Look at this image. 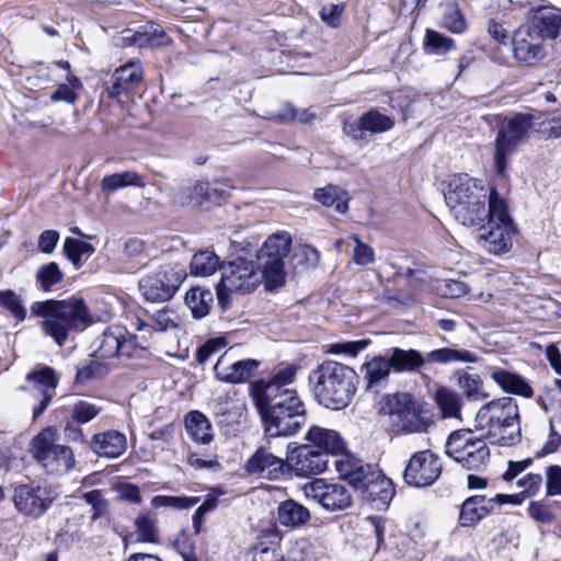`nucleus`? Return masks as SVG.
<instances>
[{"label": "nucleus", "mask_w": 561, "mask_h": 561, "mask_svg": "<svg viewBox=\"0 0 561 561\" xmlns=\"http://www.w3.org/2000/svg\"><path fill=\"white\" fill-rule=\"evenodd\" d=\"M277 517L283 526L298 527L310 519V513L308 508L296 501L287 500L278 505Z\"/></svg>", "instance_id": "obj_34"}, {"label": "nucleus", "mask_w": 561, "mask_h": 561, "mask_svg": "<svg viewBox=\"0 0 561 561\" xmlns=\"http://www.w3.org/2000/svg\"><path fill=\"white\" fill-rule=\"evenodd\" d=\"M391 368L389 358L383 356H374L370 360L365 363L362 369L364 371L366 388L373 390L378 387L389 377Z\"/></svg>", "instance_id": "obj_32"}, {"label": "nucleus", "mask_w": 561, "mask_h": 561, "mask_svg": "<svg viewBox=\"0 0 561 561\" xmlns=\"http://www.w3.org/2000/svg\"><path fill=\"white\" fill-rule=\"evenodd\" d=\"M495 199H502L495 188L468 174L454 176L445 192V202L453 216L467 227L485 221L491 215V206Z\"/></svg>", "instance_id": "obj_1"}, {"label": "nucleus", "mask_w": 561, "mask_h": 561, "mask_svg": "<svg viewBox=\"0 0 561 561\" xmlns=\"http://www.w3.org/2000/svg\"><path fill=\"white\" fill-rule=\"evenodd\" d=\"M308 500L320 504L329 512H337L348 508L352 505L350 491L340 483H328L323 479H314L302 488Z\"/></svg>", "instance_id": "obj_13"}, {"label": "nucleus", "mask_w": 561, "mask_h": 561, "mask_svg": "<svg viewBox=\"0 0 561 561\" xmlns=\"http://www.w3.org/2000/svg\"><path fill=\"white\" fill-rule=\"evenodd\" d=\"M221 279L217 285V298L225 308L232 293L248 294L263 280L255 267V262L243 257L221 264Z\"/></svg>", "instance_id": "obj_9"}, {"label": "nucleus", "mask_w": 561, "mask_h": 561, "mask_svg": "<svg viewBox=\"0 0 561 561\" xmlns=\"http://www.w3.org/2000/svg\"><path fill=\"white\" fill-rule=\"evenodd\" d=\"M100 410L101 409L98 408L95 404L84 400H80L77 403H75L71 416L76 422L80 424H85L90 422L92 419H94L99 414Z\"/></svg>", "instance_id": "obj_57"}, {"label": "nucleus", "mask_w": 561, "mask_h": 561, "mask_svg": "<svg viewBox=\"0 0 561 561\" xmlns=\"http://www.w3.org/2000/svg\"><path fill=\"white\" fill-rule=\"evenodd\" d=\"M126 336V329L123 327L107 328L103 334L95 353L99 357L111 358L119 354V340Z\"/></svg>", "instance_id": "obj_40"}, {"label": "nucleus", "mask_w": 561, "mask_h": 561, "mask_svg": "<svg viewBox=\"0 0 561 561\" xmlns=\"http://www.w3.org/2000/svg\"><path fill=\"white\" fill-rule=\"evenodd\" d=\"M535 128L534 114L516 113L503 119L494 142V165L497 174H505L508 158Z\"/></svg>", "instance_id": "obj_6"}, {"label": "nucleus", "mask_w": 561, "mask_h": 561, "mask_svg": "<svg viewBox=\"0 0 561 561\" xmlns=\"http://www.w3.org/2000/svg\"><path fill=\"white\" fill-rule=\"evenodd\" d=\"M424 47L433 54L444 55L455 48V42L450 37L434 30H427L424 38Z\"/></svg>", "instance_id": "obj_46"}, {"label": "nucleus", "mask_w": 561, "mask_h": 561, "mask_svg": "<svg viewBox=\"0 0 561 561\" xmlns=\"http://www.w3.org/2000/svg\"><path fill=\"white\" fill-rule=\"evenodd\" d=\"M535 30L541 38L548 37L554 39L559 36L561 30V16L553 10L540 8L537 10L533 19Z\"/></svg>", "instance_id": "obj_31"}, {"label": "nucleus", "mask_w": 561, "mask_h": 561, "mask_svg": "<svg viewBox=\"0 0 561 561\" xmlns=\"http://www.w3.org/2000/svg\"><path fill=\"white\" fill-rule=\"evenodd\" d=\"M305 439L307 445H312L313 449L325 453L328 458L330 455L335 456L343 453L345 448L337 432L318 425H312L308 430Z\"/></svg>", "instance_id": "obj_27"}, {"label": "nucleus", "mask_w": 561, "mask_h": 561, "mask_svg": "<svg viewBox=\"0 0 561 561\" xmlns=\"http://www.w3.org/2000/svg\"><path fill=\"white\" fill-rule=\"evenodd\" d=\"M227 185L215 181H195L181 188L174 196V202L181 206L201 207L205 203H217L227 194Z\"/></svg>", "instance_id": "obj_18"}, {"label": "nucleus", "mask_w": 561, "mask_h": 561, "mask_svg": "<svg viewBox=\"0 0 561 561\" xmlns=\"http://www.w3.org/2000/svg\"><path fill=\"white\" fill-rule=\"evenodd\" d=\"M515 59L524 65H535L545 56L543 39L530 27H519L512 38Z\"/></svg>", "instance_id": "obj_20"}, {"label": "nucleus", "mask_w": 561, "mask_h": 561, "mask_svg": "<svg viewBox=\"0 0 561 561\" xmlns=\"http://www.w3.org/2000/svg\"><path fill=\"white\" fill-rule=\"evenodd\" d=\"M454 376L457 378L458 387L469 400H481L488 398L483 390V381L480 375L470 374L467 370H457Z\"/></svg>", "instance_id": "obj_37"}, {"label": "nucleus", "mask_w": 561, "mask_h": 561, "mask_svg": "<svg viewBox=\"0 0 561 561\" xmlns=\"http://www.w3.org/2000/svg\"><path fill=\"white\" fill-rule=\"evenodd\" d=\"M256 259L255 267L264 280L265 288L272 290L282 287L286 282L285 257L260 249Z\"/></svg>", "instance_id": "obj_24"}, {"label": "nucleus", "mask_w": 561, "mask_h": 561, "mask_svg": "<svg viewBox=\"0 0 561 561\" xmlns=\"http://www.w3.org/2000/svg\"><path fill=\"white\" fill-rule=\"evenodd\" d=\"M446 455L466 470H480L490 459V449L483 437L472 430L454 431L446 439Z\"/></svg>", "instance_id": "obj_10"}, {"label": "nucleus", "mask_w": 561, "mask_h": 561, "mask_svg": "<svg viewBox=\"0 0 561 561\" xmlns=\"http://www.w3.org/2000/svg\"><path fill=\"white\" fill-rule=\"evenodd\" d=\"M199 502V497H187V496H165L157 495L152 499V505L174 507V508H188L196 505Z\"/></svg>", "instance_id": "obj_55"}, {"label": "nucleus", "mask_w": 561, "mask_h": 561, "mask_svg": "<svg viewBox=\"0 0 561 561\" xmlns=\"http://www.w3.org/2000/svg\"><path fill=\"white\" fill-rule=\"evenodd\" d=\"M32 310L44 318L42 322L44 333L60 346L71 332L81 331L92 323L90 312L80 298L36 302Z\"/></svg>", "instance_id": "obj_4"}, {"label": "nucleus", "mask_w": 561, "mask_h": 561, "mask_svg": "<svg viewBox=\"0 0 561 561\" xmlns=\"http://www.w3.org/2000/svg\"><path fill=\"white\" fill-rule=\"evenodd\" d=\"M313 196L325 207H334L335 210L341 214L347 211L348 195L347 192L340 186L329 184L316 190Z\"/></svg>", "instance_id": "obj_35"}, {"label": "nucleus", "mask_w": 561, "mask_h": 561, "mask_svg": "<svg viewBox=\"0 0 561 561\" xmlns=\"http://www.w3.org/2000/svg\"><path fill=\"white\" fill-rule=\"evenodd\" d=\"M370 344L369 340H358V341H346L339 342L329 345L327 353L333 355H347L351 357L357 356V354Z\"/></svg>", "instance_id": "obj_53"}, {"label": "nucleus", "mask_w": 561, "mask_h": 561, "mask_svg": "<svg viewBox=\"0 0 561 561\" xmlns=\"http://www.w3.org/2000/svg\"><path fill=\"white\" fill-rule=\"evenodd\" d=\"M519 502V494L505 495L497 493L491 497L485 495L469 496L460 506L459 524L462 527H472L492 513L495 507L505 503L517 504Z\"/></svg>", "instance_id": "obj_14"}, {"label": "nucleus", "mask_w": 561, "mask_h": 561, "mask_svg": "<svg viewBox=\"0 0 561 561\" xmlns=\"http://www.w3.org/2000/svg\"><path fill=\"white\" fill-rule=\"evenodd\" d=\"M435 400L444 417H459L461 397L454 390L439 388L435 393Z\"/></svg>", "instance_id": "obj_42"}, {"label": "nucleus", "mask_w": 561, "mask_h": 561, "mask_svg": "<svg viewBox=\"0 0 561 561\" xmlns=\"http://www.w3.org/2000/svg\"><path fill=\"white\" fill-rule=\"evenodd\" d=\"M254 402L271 437L291 436L305 423V404L294 389H285L266 402Z\"/></svg>", "instance_id": "obj_5"}, {"label": "nucleus", "mask_w": 561, "mask_h": 561, "mask_svg": "<svg viewBox=\"0 0 561 561\" xmlns=\"http://www.w3.org/2000/svg\"><path fill=\"white\" fill-rule=\"evenodd\" d=\"M541 483L542 477L539 473H528L516 482L517 486L522 489L520 494L527 496L535 495L539 491Z\"/></svg>", "instance_id": "obj_62"}, {"label": "nucleus", "mask_w": 561, "mask_h": 561, "mask_svg": "<svg viewBox=\"0 0 561 561\" xmlns=\"http://www.w3.org/2000/svg\"><path fill=\"white\" fill-rule=\"evenodd\" d=\"M355 241L353 261L359 266H366L375 261V252L371 247L362 242L357 236H352Z\"/></svg>", "instance_id": "obj_59"}, {"label": "nucleus", "mask_w": 561, "mask_h": 561, "mask_svg": "<svg viewBox=\"0 0 561 561\" xmlns=\"http://www.w3.org/2000/svg\"><path fill=\"white\" fill-rule=\"evenodd\" d=\"M344 11V4L329 3L321 8L320 18L322 22L331 27H337Z\"/></svg>", "instance_id": "obj_61"}, {"label": "nucleus", "mask_w": 561, "mask_h": 561, "mask_svg": "<svg viewBox=\"0 0 561 561\" xmlns=\"http://www.w3.org/2000/svg\"><path fill=\"white\" fill-rule=\"evenodd\" d=\"M130 39L138 47H161L170 45L172 42L160 26H151L148 31L137 32Z\"/></svg>", "instance_id": "obj_45"}, {"label": "nucleus", "mask_w": 561, "mask_h": 561, "mask_svg": "<svg viewBox=\"0 0 561 561\" xmlns=\"http://www.w3.org/2000/svg\"><path fill=\"white\" fill-rule=\"evenodd\" d=\"M390 404V416L393 425L408 433L425 432L427 421L421 415L415 402L407 393L396 394Z\"/></svg>", "instance_id": "obj_16"}, {"label": "nucleus", "mask_w": 561, "mask_h": 561, "mask_svg": "<svg viewBox=\"0 0 561 561\" xmlns=\"http://www.w3.org/2000/svg\"><path fill=\"white\" fill-rule=\"evenodd\" d=\"M113 83L107 88L108 96L118 99L123 94L130 93L142 80V69L139 62L130 61L118 69L113 75Z\"/></svg>", "instance_id": "obj_26"}, {"label": "nucleus", "mask_w": 561, "mask_h": 561, "mask_svg": "<svg viewBox=\"0 0 561 561\" xmlns=\"http://www.w3.org/2000/svg\"><path fill=\"white\" fill-rule=\"evenodd\" d=\"M221 264L219 257L211 251L196 253L191 261V273L196 276H210Z\"/></svg>", "instance_id": "obj_43"}, {"label": "nucleus", "mask_w": 561, "mask_h": 561, "mask_svg": "<svg viewBox=\"0 0 561 561\" xmlns=\"http://www.w3.org/2000/svg\"><path fill=\"white\" fill-rule=\"evenodd\" d=\"M186 278V272L180 266H162L146 275L139 282V290L146 300L163 302L170 300Z\"/></svg>", "instance_id": "obj_11"}, {"label": "nucleus", "mask_w": 561, "mask_h": 561, "mask_svg": "<svg viewBox=\"0 0 561 561\" xmlns=\"http://www.w3.org/2000/svg\"><path fill=\"white\" fill-rule=\"evenodd\" d=\"M561 444V414L550 419V435L543 447L536 453L537 457H543L556 453Z\"/></svg>", "instance_id": "obj_51"}, {"label": "nucleus", "mask_w": 561, "mask_h": 561, "mask_svg": "<svg viewBox=\"0 0 561 561\" xmlns=\"http://www.w3.org/2000/svg\"><path fill=\"white\" fill-rule=\"evenodd\" d=\"M536 131L545 139H557L561 137V112L539 121L536 116Z\"/></svg>", "instance_id": "obj_52"}, {"label": "nucleus", "mask_w": 561, "mask_h": 561, "mask_svg": "<svg viewBox=\"0 0 561 561\" xmlns=\"http://www.w3.org/2000/svg\"><path fill=\"white\" fill-rule=\"evenodd\" d=\"M391 367L396 371L414 370L427 363V355L424 357L415 350L394 348L389 358Z\"/></svg>", "instance_id": "obj_36"}, {"label": "nucleus", "mask_w": 561, "mask_h": 561, "mask_svg": "<svg viewBox=\"0 0 561 561\" xmlns=\"http://www.w3.org/2000/svg\"><path fill=\"white\" fill-rule=\"evenodd\" d=\"M362 493L367 501L375 503L380 508L390 503L394 495V489L392 482L379 471L378 479L376 478L369 482Z\"/></svg>", "instance_id": "obj_30"}, {"label": "nucleus", "mask_w": 561, "mask_h": 561, "mask_svg": "<svg viewBox=\"0 0 561 561\" xmlns=\"http://www.w3.org/2000/svg\"><path fill=\"white\" fill-rule=\"evenodd\" d=\"M325 453L316 450L312 445L302 444L296 447L287 457L291 470L299 477L318 476L329 467Z\"/></svg>", "instance_id": "obj_19"}, {"label": "nucleus", "mask_w": 561, "mask_h": 561, "mask_svg": "<svg viewBox=\"0 0 561 561\" xmlns=\"http://www.w3.org/2000/svg\"><path fill=\"white\" fill-rule=\"evenodd\" d=\"M490 378L504 392L524 398H531L534 390L530 385L518 374L499 367L490 368Z\"/></svg>", "instance_id": "obj_28"}, {"label": "nucleus", "mask_w": 561, "mask_h": 561, "mask_svg": "<svg viewBox=\"0 0 561 561\" xmlns=\"http://www.w3.org/2000/svg\"><path fill=\"white\" fill-rule=\"evenodd\" d=\"M185 428L190 437L201 444L213 440V428L209 420L198 411L190 412L185 417Z\"/></svg>", "instance_id": "obj_33"}, {"label": "nucleus", "mask_w": 561, "mask_h": 561, "mask_svg": "<svg viewBox=\"0 0 561 561\" xmlns=\"http://www.w3.org/2000/svg\"><path fill=\"white\" fill-rule=\"evenodd\" d=\"M136 339L137 337L135 335H131L126 331V336L119 340V354H117V356L125 358L142 356V354L146 353V350L145 347H139L137 345Z\"/></svg>", "instance_id": "obj_60"}, {"label": "nucleus", "mask_w": 561, "mask_h": 561, "mask_svg": "<svg viewBox=\"0 0 561 561\" xmlns=\"http://www.w3.org/2000/svg\"><path fill=\"white\" fill-rule=\"evenodd\" d=\"M36 279L43 290L49 291L62 280V273L55 262H50L38 268Z\"/></svg>", "instance_id": "obj_48"}, {"label": "nucleus", "mask_w": 561, "mask_h": 561, "mask_svg": "<svg viewBox=\"0 0 561 561\" xmlns=\"http://www.w3.org/2000/svg\"><path fill=\"white\" fill-rule=\"evenodd\" d=\"M89 447L96 456L113 459L126 451L127 439L123 433L110 430L94 434L89 442Z\"/></svg>", "instance_id": "obj_25"}, {"label": "nucleus", "mask_w": 561, "mask_h": 561, "mask_svg": "<svg viewBox=\"0 0 561 561\" xmlns=\"http://www.w3.org/2000/svg\"><path fill=\"white\" fill-rule=\"evenodd\" d=\"M479 230L482 247L491 254L501 255L512 249L515 228L507 213L504 199H495L491 206V215L481 225L474 226Z\"/></svg>", "instance_id": "obj_8"}, {"label": "nucleus", "mask_w": 561, "mask_h": 561, "mask_svg": "<svg viewBox=\"0 0 561 561\" xmlns=\"http://www.w3.org/2000/svg\"><path fill=\"white\" fill-rule=\"evenodd\" d=\"M26 381L28 386L20 389L39 399V404L33 409V419L36 420L50 404L58 380L51 367L43 366L30 371Z\"/></svg>", "instance_id": "obj_15"}, {"label": "nucleus", "mask_w": 561, "mask_h": 561, "mask_svg": "<svg viewBox=\"0 0 561 561\" xmlns=\"http://www.w3.org/2000/svg\"><path fill=\"white\" fill-rule=\"evenodd\" d=\"M479 356L466 348L442 347L427 353V364H476Z\"/></svg>", "instance_id": "obj_29"}, {"label": "nucleus", "mask_w": 561, "mask_h": 561, "mask_svg": "<svg viewBox=\"0 0 561 561\" xmlns=\"http://www.w3.org/2000/svg\"><path fill=\"white\" fill-rule=\"evenodd\" d=\"M291 237L287 232L274 233L266 239L261 247L265 252H272L278 256L287 257L290 252Z\"/></svg>", "instance_id": "obj_47"}, {"label": "nucleus", "mask_w": 561, "mask_h": 561, "mask_svg": "<svg viewBox=\"0 0 561 561\" xmlns=\"http://www.w3.org/2000/svg\"><path fill=\"white\" fill-rule=\"evenodd\" d=\"M14 505L21 513L34 517L41 516L53 502L45 488L30 484L18 485L14 490Z\"/></svg>", "instance_id": "obj_21"}, {"label": "nucleus", "mask_w": 561, "mask_h": 561, "mask_svg": "<svg viewBox=\"0 0 561 561\" xmlns=\"http://www.w3.org/2000/svg\"><path fill=\"white\" fill-rule=\"evenodd\" d=\"M376 477H379V470H376L371 465L359 461L358 466L355 467L348 483L355 489L363 491L369 482L376 479Z\"/></svg>", "instance_id": "obj_49"}, {"label": "nucleus", "mask_w": 561, "mask_h": 561, "mask_svg": "<svg viewBox=\"0 0 561 561\" xmlns=\"http://www.w3.org/2000/svg\"><path fill=\"white\" fill-rule=\"evenodd\" d=\"M64 251L67 257L75 264L80 265L83 255H90L94 249L92 244L72 238H67L64 244Z\"/></svg>", "instance_id": "obj_50"}, {"label": "nucleus", "mask_w": 561, "mask_h": 561, "mask_svg": "<svg viewBox=\"0 0 561 561\" xmlns=\"http://www.w3.org/2000/svg\"><path fill=\"white\" fill-rule=\"evenodd\" d=\"M126 186L144 187L142 176L135 171H125L110 174L102 180V188L106 192H114Z\"/></svg>", "instance_id": "obj_41"}, {"label": "nucleus", "mask_w": 561, "mask_h": 561, "mask_svg": "<svg viewBox=\"0 0 561 561\" xmlns=\"http://www.w3.org/2000/svg\"><path fill=\"white\" fill-rule=\"evenodd\" d=\"M82 499L92 507V520H96L101 517H103L108 510V502L105 500L102 491L100 490H92L89 492H85L82 495Z\"/></svg>", "instance_id": "obj_54"}, {"label": "nucleus", "mask_w": 561, "mask_h": 561, "mask_svg": "<svg viewBox=\"0 0 561 561\" xmlns=\"http://www.w3.org/2000/svg\"><path fill=\"white\" fill-rule=\"evenodd\" d=\"M260 363L256 359H236L232 348L225 352L214 366L218 380L227 383H241L254 376Z\"/></svg>", "instance_id": "obj_17"}, {"label": "nucleus", "mask_w": 561, "mask_h": 561, "mask_svg": "<svg viewBox=\"0 0 561 561\" xmlns=\"http://www.w3.org/2000/svg\"><path fill=\"white\" fill-rule=\"evenodd\" d=\"M0 306L9 310L20 321L25 318L26 311L12 290L0 291Z\"/></svg>", "instance_id": "obj_58"}, {"label": "nucleus", "mask_w": 561, "mask_h": 561, "mask_svg": "<svg viewBox=\"0 0 561 561\" xmlns=\"http://www.w3.org/2000/svg\"><path fill=\"white\" fill-rule=\"evenodd\" d=\"M360 128L364 129L365 133L369 134H379L390 130L394 121L381 114L377 110H370L367 113L363 114L360 117Z\"/></svg>", "instance_id": "obj_44"}, {"label": "nucleus", "mask_w": 561, "mask_h": 561, "mask_svg": "<svg viewBox=\"0 0 561 561\" xmlns=\"http://www.w3.org/2000/svg\"><path fill=\"white\" fill-rule=\"evenodd\" d=\"M137 540L142 542H157L158 534L156 524L147 516H139L135 520Z\"/></svg>", "instance_id": "obj_56"}, {"label": "nucleus", "mask_w": 561, "mask_h": 561, "mask_svg": "<svg viewBox=\"0 0 561 561\" xmlns=\"http://www.w3.org/2000/svg\"><path fill=\"white\" fill-rule=\"evenodd\" d=\"M358 379L352 367L334 360H324L310 371L308 378L316 400L334 411L343 410L351 404Z\"/></svg>", "instance_id": "obj_2"}, {"label": "nucleus", "mask_w": 561, "mask_h": 561, "mask_svg": "<svg viewBox=\"0 0 561 561\" xmlns=\"http://www.w3.org/2000/svg\"><path fill=\"white\" fill-rule=\"evenodd\" d=\"M285 460L275 456L265 447H259L244 463L249 474L276 480L284 473Z\"/></svg>", "instance_id": "obj_23"}, {"label": "nucleus", "mask_w": 561, "mask_h": 561, "mask_svg": "<svg viewBox=\"0 0 561 561\" xmlns=\"http://www.w3.org/2000/svg\"><path fill=\"white\" fill-rule=\"evenodd\" d=\"M474 428L490 444L516 445L522 436L517 403L510 397L489 401L477 412Z\"/></svg>", "instance_id": "obj_3"}, {"label": "nucleus", "mask_w": 561, "mask_h": 561, "mask_svg": "<svg viewBox=\"0 0 561 561\" xmlns=\"http://www.w3.org/2000/svg\"><path fill=\"white\" fill-rule=\"evenodd\" d=\"M443 465L432 450L414 453L403 472L407 484L415 488L432 485L442 474Z\"/></svg>", "instance_id": "obj_12"}, {"label": "nucleus", "mask_w": 561, "mask_h": 561, "mask_svg": "<svg viewBox=\"0 0 561 561\" xmlns=\"http://www.w3.org/2000/svg\"><path fill=\"white\" fill-rule=\"evenodd\" d=\"M178 327L176 316L172 310L160 309L150 317V322L138 320L137 331L150 333L151 330L163 332Z\"/></svg>", "instance_id": "obj_39"}, {"label": "nucleus", "mask_w": 561, "mask_h": 561, "mask_svg": "<svg viewBox=\"0 0 561 561\" xmlns=\"http://www.w3.org/2000/svg\"><path fill=\"white\" fill-rule=\"evenodd\" d=\"M30 451L48 474H65L76 465L72 448L59 444L57 433L51 427L43 430L32 438Z\"/></svg>", "instance_id": "obj_7"}, {"label": "nucleus", "mask_w": 561, "mask_h": 561, "mask_svg": "<svg viewBox=\"0 0 561 561\" xmlns=\"http://www.w3.org/2000/svg\"><path fill=\"white\" fill-rule=\"evenodd\" d=\"M213 300L211 291L201 287L192 288L185 295V304L196 319L208 314Z\"/></svg>", "instance_id": "obj_38"}, {"label": "nucleus", "mask_w": 561, "mask_h": 561, "mask_svg": "<svg viewBox=\"0 0 561 561\" xmlns=\"http://www.w3.org/2000/svg\"><path fill=\"white\" fill-rule=\"evenodd\" d=\"M443 24L447 30L456 34L462 33L467 27L466 21L457 8H453L445 14Z\"/></svg>", "instance_id": "obj_64"}, {"label": "nucleus", "mask_w": 561, "mask_h": 561, "mask_svg": "<svg viewBox=\"0 0 561 561\" xmlns=\"http://www.w3.org/2000/svg\"><path fill=\"white\" fill-rule=\"evenodd\" d=\"M547 495H561V467L552 465L547 468Z\"/></svg>", "instance_id": "obj_63"}, {"label": "nucleus", "mask_w": 561, "mask_h": 561, "mask_svg": "<svg viewBox=\"0 0 561 561\" xmlns=\"http://www.w3.org/2000/svg\"><path fill=\"white\" fill-rule=\"evenodd\" d=\"M297 366L287 365L277 368L268 380L260 379L251 383L250 393L254 401H265L279 394L296 377Z\"/></svg>", "instance_id": "obj_22"}]
</instances>
